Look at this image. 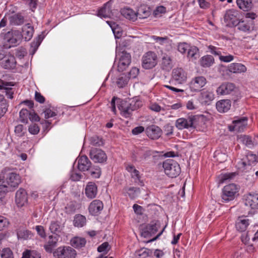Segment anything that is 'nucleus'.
<instances>
[{
    "label": "nucleus",
    "mask_w": 258,
    "mask_h": 258,
    "mask_svg": "<svg viewBox=\"0 0 258 258\" xmlns=\"http://www.w3.org/2000/svg\"><path fill=\"white\" fill-rule=\"evenodd\" d=\"M49 229L53 233L59 232L60 231V225L57 221L51 222L49 226Z\"/></svg>",
    "instance_id": "09e8293b"
},
{
    "label": "nucleus",
    "mask_w": 258,
    "mask_h": 258,
    "mask_svg": "<svg viewBox=\"0 0 258 258\" xmlns=\"http://www.w3.org/2000/svg\"><path fill=\"white\" fill-rule=\"evenodd\" d=\"M224 21L229 27H234L239 20V13L234 9H229L226 11L224 17Z\"/></svg>",
    "instance_id": "1a4fd4ad"
},
{
    "label": "nucleus",
    "mask_w": 258,
    "mask_h": 258,
    "mask_svg": "<svg viewBox=\"0 0 258 258\" xmlns=\"http://www.w3.org/2000/svg\"><path fill=\"white\" fill-rule=\"evenodd\" d=\"M43 113H44V117L46 119H47V118H49L50 117H52L55 116L56 115L55 112L52 111L49 108L45 109L43 111Z\"/></svg>",
    "instance_id": "774afa93"
},
{
    "label": "nucleus",
    "mask_w": 258,
    "mask_h": 258,
    "mask_svg": "<svg viewBox=\"0 0 258 258\" xmlns=\"http://www.w3.org/2000/svg\"><path fill=\"white\" fill-rule=\"evenodd\" d=\"M235 89V85L232 83H223L217 89V93L218 95H224L232 93Z\"/></svg>",
    "instance_id": "2eb2a0df"
},
{
    "label": "nucleus",
    "mask_w": 258,
    "mask_h": 258,
    "mask_svg": "<svg viewBox=\"0 0 258 258\" xmlns=\"http://www.w3.org/2000/svg\"><path fill=\"white\" fill-rule=\"evenodd\" d=\"M37 234L42 238H45L46 234L44 227L41 225H37L35 227Z\"/></svg>",
    "instance_id": "052dcab7"
},
{
    "label": "nucleus",
    "mask_w": 258,
    "mask_h": 258,
    "mask_svg": "<svg viewBox=\"0 0 258 258\" xmlns=\"http://www.w3.org/2000/svg\"><path fill=\"white\" fill-rule=\"evenodd\" d=\"M130 64L123 62L122 60L119 59L117 66V70L119 72H123L125 70Z\"/></svg>",
    "instance_id": "69168bd1"
},
{
    "label": "nucleus",
    "mask_w": 258,
    "mask_h": 258,
    "mask_svg": "<svg viewBox=\"0 0 258 258\" xmlns=\"http://www.w3.org/2000/svg\"><path fill=\"white\" fill-rule=\"evenodd\" d=\"M153 154V151L148 148L142 147L139 149L138 154L140 156L141 160H146Z\"/></svg>",
    "instance_id": "c9c22d12"
},
{
    "label": "nucleus",
    "mask_w": 258,
    "mask_h": 258,
    "mask_svg": "<svg viewBox=\"0 0 258 258\" xmlns=\"http://www.w3.org/2000/svg\"><path fill=\"white\" fill-rule=\"evenodd\" d=\"M29 7L30 9L34 12L37 5V0H23Z\"/></svg>",
    "instance_id": "bf43d9fd"
},
{
    "label": "nucleus",
    "mask_w": 258,
    "mask_h": 258,
    "mask_svg": "<svg viewBox=\"0 0 258 258\" xmlns=\"http://www.w3.org/2000/svg\"><path fill=\"white\" fill-rule=\"evenodd\" d=\"M141 106V101L137 99L132 98L128 100L122 101L119 106V109L122 115L127 118L131 116L132 111L137 110Z\"/></svg>",
    "instance_id": "f257e3e1"
},
{
    "label": "nucleus",
    "mask_w": 258,
    "mask_h": 258,
    "mask_svg": "<svg viewBox=\"0 0 258 258\" xmlns=\"http://www.w3.org/2000/svg\"><path fill=\"white\" fill-rule=\"evenodd\" d=\"M200 64L204 68L211 67L214 62V58L213 56L207 55L203 56L200 60Z\"/></svg>",
    "instance_id": "f704fd0d"
},
{
    "label": "nucleus",
    "mask_w": 258,
    "mask_h": 258,
    "mask_svg": "<svg viewBox=\"0 0 258 258\" xmlns=\"http://www.w3.org/2000/svg\"><path fill=\"white\" fill-rule=\"evenodd\" d=\"M5 181L0 180V203L3 205L5 202V197L7 193L9 191L13 190L12 189H10V187L4 184Z\"/></svg>",
    "instance_id": "7c9ffc66"
},
{
    "label": "nucleus",
    "mask_w": 258,
    "mask_h": 258,
    "mask_svg": "<svg viewBox=\"0 0 258 258\" xmlns=\"http://www.w3.org/2000/svg\"><path fill=\"white\" fill-rule=\"evenodd\" d=\"M86 196L89 199H94L96 197L97 194V187L93 182H89L85 188Z\"/></svg>",
    "instance_id": "bb28decb"
},
{
    "label": "nucleus",
    "mask_w": 258,
    "mask_h": 258,
    "mask_svg": "<svg viewBox=\"0 0 258 258\" xmlns=\"http://www.w3.org/2000/svg\"><path fill=\"white\" fill-rule=\"evenodd\" d=\"M157 64V56L151 51L145 53L142 58V66L145 69H151Z\"/></svg>",
    "instance_id": "0eeeda50"
},
{
    "label": "nucleus",
    "mask_w": 258,
    "mask_h": 258,
    "mask_svg": "<svg viewBox=\"0 0 258 258\" xmlns=\"http://www.w3.org/2000/svg\"><path fill=\"white\" fill-rule=\"evenodd\" d=\"M26 129L25 128L23 125L18 124L15 128V133L19 137H22L24 136Z\"/></svg>",
    "instance_id": "de8ad7c7"
},
{
    "label": "nucleus",
    "mask_w": 258,
    "mask_h": 258,
    "mask_svg": "<svg viewBox=\"0 0 258 258\" xmlns=\"http://www.w3.org/2000/svg\"><path fill=\"white\" fill-rule=\"evenodd\" d=\"M208 49L212 54L215 55H218L219 56L221 55V51H220L219 48H217L213 45H209L208 46Z\"/></svg>",
    "instance_id": "0e129e2a"
},
{
    "label": "nucleus",
    "mask_w": 258,
    "mask_h": 258,
    "mask_svg": "<svg viewBox=\"0 0 258 258\" xmlns=\"http://www.w3.org/2000/svg\"><path fill=\"white\" fill-rule=\"evenodd\" d=\"M239 189V187L234 183L225 185L222 189L221 195L222 202H228L233 200L238 195Z\"/></svg>",
    "instance_id": "423d86ee"
},
{
    "label": "nucleus",
    "mask_w": 258,
    "mask_h": 258,
    "mask_svg": "<svg viewBox=\"0 0 258 258\" xmlns=\"http://www.w3.org/2000/svg\"><path fill=\"white\" fill-rule=\"evenodd\" d=\"M9 224V221L7 218L0 215V231L7 228Z\"/></svg>",
    "instance_id": "864d4df0"
},
{
    "label": "nucleus",
    "mask_w": 258,
    "mask_h": 258,
    "mask_svg": "<svg viewBox=\"0 0 258 258\" xmlns=\"http://www.w3.org/2000/svg\"><path fill=\"white\" fill-rule=\"evenodd\" d=\"M111 3L108 2L105 4L102 8L99 10L98 16L101 18H110L113 14L111 10Z\"/></svg>",
    "instance_id": "393cba45"
},
{
    "label": "nucleus",
    "mask_w": 258,
    "mask_h": 258,
    "mask_svg": "<svg viewBox=\"0 0 258 258\" xmlns=\"http://www.w3.org/2000/svg\"><path fill=\"white\" fill-rule=\"evenodd\" d=\"M238 7L243 11H247L251 8V0H236Z\"/></svg>",
    "instance_id": "ea45409f"
},
{
    "label": "nucleus",
    "mask_w": 258,
    "mask_h": 258,
    "mask_svg": "<svg viewBox=\"0 0 258 258\" xmlns=\"http://www.w3.org/2000/svg\"><path fill=\"white\" fill-rule=\"evenodd\" d=\"M152 38L155 40L156 42H158L161 45H163L166 43H169V39L167 37H159L153 35L152 36Z\"/></svg>",
    "instance_id": "5fc2aeb1"
},
{
    "label": "nucleus",
    "mask_w": 258,
    "mask_h": 258,
    "mask_svg": "<svg viewBox=\"0 0 258 258\" xmlns=\"http://www.w3.org/2000/svg\"><path fill=\"white\" fill-rule=\"evenodd\" d=\"M247 118L245 117H242L233 121V126L232 128L230 126V131H235L238 132L243 131L245 126L247 125Z\"/></svg>",
    "instance_id": "f3484780"
},
{
    "label": "nucleus",
    "mask_w": 258,
    "mask_h": 258,
    "mask_svg": "<svg viewBox=\"0 0 258 258\" xmlns=\"http://www.w3.org/2000/svg\"><path fill=\"white\" fill-rule=\"evenodd\" d=\"M216 108L221 113L228 111L231 106V101L229 99H223L218 101L216 103Z\"/></svg>",
    "instance_id": "a878e982"
},
{
    "label": "nucleus",
    "mask_w": 258,
    "mask_h": 258,
    "mask_svg": "<svg viewBox=\"0 0 258 258\" xmlns=\"http://www.w3.org/2000/svg\"><path fill=\"white\" fill-rule=\"evenodd\" d=\"M86 240L84 238L76 237L71 240L72 246L76 248H80L85 246Z\"/></svg>",
    "instance_id": "4c0bfd02"
},
{
    "label": "nucleus",
    "mask_w": 258,
    "mask_h": 258,
    "mask_svg": "<svg viewBox=\"0 0 258 258\" xmlns=\"http://www.w3.org/2000/svg\"><path fill=\"white\" fill-rule=\"evenodd\" d=\"M124 190L127 193L131 199H134L137 196V194L139 192L140 189L139 188L130 187L124 188Z\"/></svg>",
    "instance_id": "c03bdc74"
},
{
    "label": "nucleus",
    "mask_w": 258,
    "mask_h": 258,
    "mask_svg": "<svg viewBox=\"0 0 258 258\" xmlns=\"http://www.w3.org/2000/svg\"><path fill=\"white\" fill-rule=\"evenodd\" d=\"M28 131L32 135H37L40 131V128L37 124H32L29 126Z\"/></svg>",
    "instance_id": "13d9d810"
},
{
    "label": "nucleus",
    "mask_w": 258,
    "mask_h": 258,
    "mask_svg": "<svg viewBox=\"0 0 258 258\" xmlns=\"http://www.w3.org/2000/svg\"><path fill=\"white\" fill-rule=\"evenodd\" d=\"M103 203L99 200L93 201L89 207L90 213L92 215H97L103 210Z\"/></svg>",
    "instance_id": "6ab92c4d"
},
{
    "label": "nucleus",
    "mask_w": 258,
    "mask_h": 258,
    "mask_svg": "<svg viewBox=\"0 0 258 258\" xmlns=\"http://www.w3.org/2000/svg\"><path fill=\"white\" fill-rule=\"evenodd\" d=\"M58 240V236L51 235L48 236V240L44 245V248L46 252H52L53 248L56 246Z\"/></svg>",
    "instance_id": "4be33fe9"
},
{
    "label": "nucleus",
    "mask_w": 258,
    "mask_h": 258,
    "mask_svg": "<svg viewBox=\"0 0 258 258\" xmlns=\"http://www.w3.org/2000/svg\"><path fill=\"white\" fill-rule=\"evenodd\" d=\"M190 46L185 42L179 43L178 45V50L181 53H185L188 51Z\"/></svg>",
    "instance_id": "4d7b16f0"
},
{
    "label": "nucleus",
    "mask_w": 258,
    "mask_h": 258,
    "mask_svg": "<svg viewBox=\"0 0 258 258\" xmlns=\"http://www.w3.org/2000/svg\"><path fill=\"white\" fill-rule=\"evenodd\" d=\"M92 163L85 155L80 157L78 162V168L81 171H88L91 168Z\"/></svg>",
    "instance_id": "412c9836"
},
{
    "label": "nucleus",
    "mask_w": 258,
    "mask_h": 258,
    "mask_svg": "<svg viewBox=\"0 0 258 258\" xmlns=\"http://www.w3.org/2000/svg\"><path fill=\"white\" fill-rule=\"evenodd\" d=\"M0 180L5 181L4 184H7L10 187V189L13 190V188L18 186L21 182L19 174L6 169L0 174Z\"/></svg>",
    "instance_id": "7ed1b4c3"
},
{
    "label": "nucleus",
    "mask_w": 258,
    "mask_h": 258,
    "mask_svg": "<svg viewBox=\"0 0 258 258\" xmlns=\"http://www.w3.org/2000/svg\"><path fill=\"white\" fill-rule=\"evenodd\" d=\"M246 206L250 207L252 209H258V194H249L247 195L244 201Z\"/></svg>",
    "instance_id": "aec40b11"
},
{
    "label": "nucleus",
    "mask_w": 258,
    "mask_h": 258,
    "mask_svg": "<svg viewBox=\"0 0 258 258\" xmlns=\"http://www.w3.org/2000/svg\"><path fill=\"white\" fill-rule=\"evenodd\" d=\"M187 56L192 60H195L200 56L199 50L196 46H190L187 51Z\"/></svg>",
    "instance_id": "58836bf2"
},
{
    "label": "nucleus",
    "mask_w": 258,
    "mask_h": 258,
    "mask_svg": "<svg viewBox=\"0 0 258 258\" xmlns=\"http://www.w3.org/2000/svg\"><path fill=\"white\" fill-rule=\"evenodd\" d=\"M2 62V66L6 69H13L16 66V61L14 55L8 54H6Z\"/></svg>",
    "instance_id": "b1692460"
},
{
    "label": "nucleus",
    "mask_w": 258,
    "mask_h": 258,
    "mask_svg": "<svg viewBox=\"0 0 258 258\" xmlns=\"http://www.w3.org/2000/svg\"><path fill=\"white\" fill-rule=\"evenodd\" d=\"M207 82L206 79L203 76L195 77L189 83V88L191 92H200L207 84Z\"/></svg>",
    "instance_id": "f8f14e48"
},
{
    "label": "nucleus",
    "mask_w": 258,
    "mask_h": 258,
    "mask_svg": "<svg viewBox=\"0 0 258 258\" xmlns=\"http://www.w3.org/2000/svg\"><path fill=\"white\" fill-rule=\"evenodd\" d=\"M86 219L85 216L82 215H77L74 220V226L78 227H82L85 225Z\"/></svg>",
    "instance_id": "a19ab883"
},
{
    "label": "nucleus",
    "mask_w": 258,
    "mask_h": 258,
    "mask_svg": "<svg viewBox=\"0 0 258 258\" xmlns=\"http://www.w3.org/2000/svg\"><path fill=\"white\" fill-rule=\"evenodd\" d=\"M17 238L19 240H27L33 238L34 234L22 226H18L16 229Z\"/></svg>",
    "instance_id": "4468645a"
},
{
    "label": "nucleus",
    "mask_w": 258,
    "mask_h": 258,
    "mask_svg": "<svg viewBox=\"0 0 258 258\" xmlns=\"http://www.w3.org/2000/svg\"><path fill=\"white\" fill-rule=\"evenodd\" d=\"M76 255V251L70 246H60L53 252L55 258H75Z\"/></svg>",
    "instance_id": "6e6552de"
},
{
    "label": "nucleus",
    "mask_w": 258,
    "mask_h": 258,
    "mask_svg": "<svg viewBox=\"0 0 258 258\" xmlns=\"http://www.w3.org/2000/svg\"><path fill=\"white\" fill-rule=\"evenodd\" d=\"M15 202L18 207H23L27 205L28 195L25 189L19 188L15 195Z\"/></svg>",
    "instance_id": "ddd939ff"
},
{
    "label": "nucleus",
    "mask_w": 258,
    "mask_h": 258,
    "mask_svg": "<svg viewBox=\"0 0 258 258\" xmlns=\"http://www.w3.org/2000/svg\"><path fill=\"white\" fill-rule=\"evenodd\" d=\"M196 119L197 116L192 115L186 118H179L176 120L175 125L179 130L191 127L194 126Z\"/></svg>",
    "instance_id": "9b49d317"
},
{
    "label": "nucleus",
    "mask_w": 258,
    "mask_h": 258,
    "mask_svg": "<svg viewBox=\"0 0 258 258\" xmlns=\"http://www.w3.org/2000/svg\"><path fill=\"white\" fill-rule=\"evenodd\" d=\"M235 176V173L234 172L224 174L221 176L220 181L224 182L226 180L233 178Z\"/></svg>",
    "instance_id": "338daca9"
},
{
    "label": "nucleus",
    "mask_w": 258,
    "mask_h": 258,
    "mask_svg": "<svg viewBox=\"0 0 258 258\" xmlns=\"http://www.w3.org/2000/svg\"><path fill=\"white\" fill-rule=\"evenodd\" d=\"M128 80V77L123 74L117 78L116 84L119 88H123L127 85Z\"/></svg>",
    "instance_id": "a18cd8bd"
},
{
    "label": "nucleus",
    "mask_w": 258,
    "mask_h": 258,
    "mask_svg": "<svg viewBox=\"0 0 258 258\" xmlns=\"http://www.w3.org/2000/svg\"><path fill=\"white\" fill-rule=\"evenodd\" d=\"M90 174L93 178H99L101 175L100 168L99 167H97L96 168H91Z\"/></svg>",
    "instance_id": "680f3d73"
},
{
    "label": "nucleus",
    "mask_w": 258,
    "mask_h": 258,
    "mask_svg": "<svg viewBox=\"0 0 258 258\" xmlns=\"http://www.w3.org/2000/svg\"><path fill=\"white\" fill-rule=\"evenodd\" d=\"M246 70L244 65L239 63H232L228 67V71L233 73H245Z\"/></svg>",
    "instance_id": "c756f323"
},
{
    "label": "nucleus",
    "mask_w": 258,
    "mask_h": 258,
    "mask_svg": "<svg viewBox=\"0 0 258 258\" xmlns=\"http://www.w3.org/2000/svg\"><path fill=\"white\" fill-rule=\"evenodd\" d=\"M149 250L147 248H142L139 250L137 254L139 256V258H146L149 255Z\"/></svg>",
    "instance_id": "e2e57ef3"
},
{
    "label": "nucleus",
    "mask_w": 258,
    "mask_h": 258,
    "mask_svg": "<svg viewBox=\"0 0 258 258\" xmlns=\"http://www.w3.org/2000/svg\"><path fill=\"white\" fill-rule=\"evenodd\" d=\"M145 131L147 136L152 140L159 139L162 133L161 129L159 126L153 124L148 126Z\"/></svg>",
    "instance_id": "dca6fc26"
},
{
    "label": "nucleus",
    "mask_w": 258,
    "mask_h": 258,
    "mask_svg": "<svg viewBox=\"0 0 258 258\" xmlns=\"http://www.w3.org/2000/svg\"><path fill=\"white\" fill-rule=\"evenodd\" d=\"M200 100L205 104H207L214 98V94L209 91H203L200 94Z\"/></svg>",
    "instance_id": "473e14b6"
},
{
    "label": "nucleus",
    "mask_w": 258,
    "mask_h": 258,
    "mask_svg": "<svg viewBox=\"0 0 258 258\" xmlns=\"http://www.w3.org/2000/svg\"><path fill=\"white\" fill-rule=\"evenodd\" d=\"M160 227L161 223L159 220H153L142 228L141 235L145 238H151L157 233Z\"/></svg>",
    "instance_id": "39448f33"
},
{
    "label": "nucleus",
    "mask_w": 258,
    "mask_h": 258,
    "mask_svg": "<svg viewBox=\"0 0 258 258\" xmlns=\"http://www.w3.org/2000/svg\"><path fill=\"white\" fill-rule=\"evenodd\" d=\"M0 37L3 40L4 47L5 48H10L19 43L22 39V35L19 31L12 30L6 33H2Z\"/></svg>",
    "instance_id": "f03ea898"
},
{
    "label": "nucleus",
    "mask_w": 258,
    "mask_h": 258,
    "mask_svg": "<svg viewBox=\"0 0 258 258\" xmlns=\"http://www.w3.org/2000/svg\"><path fill=\"white\" fill-rule=\"evenodd\" d=\"M5 83H8V84L7 86H5V87L3 88L2 89L5 90L6 94L8 98L10 99H13L14 94V91H13V89L9 87V86H11V83L7 82H5Z\"/></svg>",
    "instance_id": "3c124183"
},
{
    "label": "nucleus",
    "mask_w": 258,
    "mask_h": 258,
    "mask_svg": "<svg viewBox=\"0 0 258 258\" xmlns=\"http://www.w3.org/2000/svg\"><path fill=\"white\" fill-rule=\"evenodd\" d=\"M240 139L244 145L248 147H250L253 145L252 139L250 136L246 135L242 136L240 137Z\"/></svg>",
    "instance_id": "8fccbe9b"
},
{
    "label": "nucleus",
    "mask_w": 258,
    "mask_h": 258,
    "mask_svg": "<svg viewBox=\"0 0 258 258\" xmlns=\"http://www.w3.org/2000/svg\"><path fill=\"white\" fill-rule=\"evenodd\" d=\"M121 14L126 19L135 21L137 19V12H135L133 10L128 8H124L121 9Z\"/></svg>",
    "instance_id": "c85d7f7f"
},
{
    "label": "nucleus",
    "mask_w": 258,
    "mask_h": 258,
    "mask_svg": "<svg viewBox=\"0 0 258 258\" xmlns=\"http://www.w3.org/2000/svg\"><path fill=\"white\" fill-rule=\"evenodd\" d=\"M29 113L30 111L27 109H22L19 112L20 121L24 123H28Z\"/></svg>",
    "instance_id": "37998d69"
},
{
    "label": "nucleus",
    "mask_w": 258,
    "mask_h": 258,
    "mask_svg": "<svg viewBox=\"0 0 258 258\" xmlns=\"http://www.w3.org/2000/svg\"><path fill=\"white\" fill-rule=\"evenodd\" d=\"M163 167L165 174L171 178L177 177L181 172L179 165L172 159H167L163 162Z\"/></svg>",
    "instance_id": "20e7f679"
},
{
    "label": "nucleus",
    "mask_w": 258,
    "mask_h": 258,
    "mask_svg": "<svg viewBox=\"0 0 258 258\" xmlns=\"http://www.w3.org/2000/svg\"><path fill=\"white\" fill-rule=\"evenodd\" d=\"M90 158L95 163H103L106 162L107 156L105 153L101 149L92 148L89 153Z\"/></svg>",
    "instance_id": "9d476101"
},
{
    "label": "nucleus",
    "mask_w": 258,
    "mask_h": 258,
    "mask_svg": "<svg viewBox=\"0 0 258 258\" xmlns=\"http://www.w3.org/2000/svg\"><path fill=\"white\" fill-rule=\"evenodd\" d=\"M1 256V258H14L13 253L9 248H4Z\"/></svg>",
    "instance_id": "603ef678"
},
{
    "label": "nucleus",
    "mask_w": 258,
    "mask_h": 258,
    "mask_svg": "<svg viewBox=\"0 0 258 258\" xmlns=\"http://www.w3.org/2000/svg\"><path fill=\"white\" fill-rule=\"evenodd\" d=\"M119 56V59L122 60L123 62L130 64L131 62V55L130 53L125 51H122L121 52H118L116 54V57Z\"/></svg>",
    "instance_id": "79ce46f5"
},
{
    "label": "nucleus",
    "mask_w": 258,
    "mask_h": 258,
    "mask_svg": "<svg viewBox=\"0 0 258 258\" xmlns=\"http://www.w3.org/2000/svg\"><path fill=\"white\" fill-rule=\"evenodd\" d=\"M172 75L173 79L179 84L182 83L186 79L185 72L181 68L174 69L172 71Z\"/></svg>",
    "instance_id": "5701e85b"
},
{
    "label": "nucleus",
    "mask_w": 258,
    "mask_h": 258,
    "mask_svg": "<svg viewBox=\"0 0 258 258\" xmlns=\"http://www.w3.org/2000/svg\"><path fill=\"white\" fill-rule=\"evenodd\" d=\"M151 14V9L146 6H141L137 12V17L139 19H145L148 17Z\"/></svg>",
    "instance_id": "2f4dec72"
},
{
    "label": "nucleus",
    "mask_w": 258,
    "mask_h": 258,
    "mask_svg": "<svg viewBox=\"0 0 258 258\" xmlns=\"http://www.w3.org/2000/svg\"><path fill=\"white\" fill-rule=\"evenodd\" d=\"M250 220L247 216H239L235 223V227L239 232H244L250 224Z\"/></svg>",
    "instance_id": "a211bd4d"
},
{
    "label": "nucleus",
    "mask_w": 258,
    "mask_h": 258,
    "mask_svg": "<svg viewBox=\"0 0 258 258\" xmlns=\"http://www.w3.org/2000/svg\"><path fill=\"white\" fill-rule=\"evenodd\" d=\"M10 22L12 25H21L24 22V18L20 14H16L10 17Z\"/></svg>",
    "instance_id": "e433bc0d"
},
{
    "label": "nucleus",
    "mask_w": 258,
    "mask_h": 258,
    "mask_svg": "<svg viewBox=\"0 0 258 258\" xmlns=\"http://www.w3.org/2000/svg\"><path fill=\"white\" fill-rule=\"evenodd\" d=\"M237 25H235V27H237V29L241 31H243L244 32H247L250 30V26L246 23H245L243 21L238 22Z\"/></svg>",
    "instance_id": "49530a36"
},
{
    "label": "nucleus",
    "mask_w": 258,
    "mask_h": 258,
    "mask_svg": "<svg viewBox=\"0 0 258 258\" xmlns=\"http://www.w3.org/2000/svg\"><path fill=\"white\" fill-rule=\"evenodd\" d=\"M91 144L95 146H100L103 145V142L101 138L97 136L93 137L90 139Z\"/></svg>",
    "instance_id": "6e6d98bb"
},
{
    "label": "nucleus",
    "mask_w": 258,
    "mask_h": 258,
    "mask_svg": "<svg viewBox=\"0 0 258 258\" xmlns=\"http://www.w3.org/2000/svg\"><path fill=\"white\" fill-rule=\"evenodd\" d=\"M33 33V27L30 24H27L22 29V38H24L26 41H29L32 38Z\"/></svg>",
    "instance_id": "cd10ccee"
},
{
    "label": "nucleus",
    "mask_w": 258,
    "mask_h": 258,
    "mask_svg": "<svg viewBox=\"0 0 258 258\" xmlns=\"http://www.w3.org/2000/svg\"><path fill=\"white\" fill-rule=\"evenodd\" d=\"M173 67L171 57L167 54L163 55L162 60V68L163 70L169 71Z\"/></svg>",
    "instance_id": "72a5a7b5"
}]
</instances>
